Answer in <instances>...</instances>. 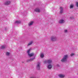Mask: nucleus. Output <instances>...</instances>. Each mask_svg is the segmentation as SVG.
I'll return each instance as SVG.
<instances>
[{"mask_svg":"<svg viewBox=\"0 0 78 78\" xmlns=\"http://www.w3.org/2000/svg\"><path fill=\"white\" fill-rule=\"evenodd\" d=\"M51 39L52 42H55L57 41V37L56 36H52Z\"/></svg>","mask_w":78,"mask_h":78,"instance_id":"obj_1","label":"nucleus"},{"mask_svg":"<svg viewBox=\"0 0 78 78\" xmlns=\"http://www.w3.org/2000/svg\"><path fill=\"white\" fill-rule=\"evenodd\" d=\"M44 64H51V62H52V60H45L44 62Z\"/></svg>","mask_w":78,"mask_h":78,"instance_id":"obj_2","label":"nucleus"},{"mask_svg":"<svg viewBox=\"0 0 78 78\" xmlns=\"http://www.w3.org/2000/svg\"><path fill=\"white\" fill-rule=\"evenodd\" d=\"M36 68L38 70H39L41 69V63L40 62H38L37 64Z\"/></svg>","mask_w":78,"mask_h":78,"instance_id":"obj_3","label":"nucleus"},{"mask_svg":"<svg viewBox=\"0 0 78 78\" xmlns=\"http://www.w3.org/2000/svg\"><path fill=\"white\" fill-rule=\"evenodd\" d=\"M28 56L29 57H33V56L34 57V58H35V56H36V55L34 53H31L29 54L28 55Z\"/></svg>","mask_w":78,"mask_h":78,"instance_id":"obj_4","label":"nucleus"},{"mask_svg":"<svg viewBox=\"0 0 78 78\" xmlns=\"http://www.w3.org/2000/svg\"><path fill=\"white\" fill-rule=\"evenodd\" d=\"M4 4L5 5H10V4H11V1H7Z\"/></svg>","mask_w":78,"mask_h":78,"instance_id":"obj_5","label":"nucleus"},{"mask_svg":"<svg viewBox=\"0 0 78 78\" xmlns=\"http://www.w3.org/2000/svg\"><path fill=\"white\" fill-rule=\"evenodd\" d=\"M60 14H62L63 12V8L62 7H60Z\"/></svg>","mask_w":78,"mask_h":78,"instance_id":"obj_6","label":"nucleus"},{"mask_svg":"<svg viewBox=\"0 0 78 78\" xmlns=\"http://www.w3.org/2000/svg\"><path fill=\"white\" fill-rule=\"evenodd\" d=\"M64 22H65L64 20L62 19L60 20L59 21V23H63Z\"/></svg>","mask_w":78,"mask_h":78,"instance_id":"obj_7","label":"nucleus"},{"mask_svg":"<svg viewBox=\"0 0 78 78\" xmlns=\"http://www.w3.org/2000/svg\"><path fill=\"white\" fill-rule=\"evenodd\" d=\"M58 76H59L60 78H64L65 76V75L62 74H58Z\"/></svg>","mask_w":78,"mask_h":78,"instance_id":"obj_8","label":"nucleus"},{"mask_svg":"<svg viewBox=\"0 0 78 78\" xmlns=\"http://www.w3.org/2000/svg\"><path fill=\"white\" fill-rule=\"evenodd\" d=\"M69 58V55H65L64 57L63 58V59H67V58Z\"/></svg>","mask_w":78,"mask_h":78,"instance_id":"obj_9","label":"nucleus"},{"mask_svg":"<svg viewBox=\"0 0 78 78\" xmlns=\"http://www.w3.org/2000/svg\"><path fill=\"white\" fill-rule=\"evenodd\" d=\"M47 67L48 69H51L52 67V66H51V64H49L47 66Z\"/></svg>","mask_w":78,"mask_h":78,"instance_id":"obj_10","label":"nucleus"},{"mask_svg":"<svg viewBox=\"0 0 78 78\" xmlns=\"http://www.w3.org/2000/svg\"><path fill=\"white\" fill-rule=\"evenodd\" d=\"M40 56L41 58H43L44 57V54L42 53H41L40 55Z\"/></svg>","mask_w":78,"mask_h":78,"instance_id":"obj_11","label":"nucleus"},{"mask_svg":"<svg viewBox=\"0 0 78 78\" xmlns=\"http://www.w3.org/2000/svg\"><path fill=\"white\" fill-rule=\"evenodd\" d=\"M35 11V12H40V9L38 8H37L34 10Z\"/></svg>","mask_w":78,"mask_h":78,"instance_id":"obj_12","label":"nucleus"},{"mask_svg":"<svg viewBox=\"0 0 78 78\" xmlns=\"http://www.w3.org/2000/svg\"><path fill=\"white\" fill-rule=\"evenodd\" d=\"M34 22L33 21H32L31 22H30L28 24L29 26H30L32 25H33Z\"/></svg>","mask_w":78,"mask_h":78,"instance_id":"obj_13","label":"nucleus"},{"mask_svg":"<svg viewBox=\"0 0 78 78\" xmlns=\"http://www.w3.org/2000/svg\"><path fill=\"white\" fill-rule=\"evenodd\" d=\"M62 62H66L67 61V59H62L61 60Z\"/></svg>","mask_w":78,"mask_h":78,"instance_id":"obj_14","label":"nucleus"},{"mask_svg":"<svg viewBox=\"0 0 78 78\" xmlns=\"http://www.w3.org/2000/svg\"><path fill=\"white\" fill-rule=\"evenodd\" d=\"M33 60H34V59H28L27 60V62H31V61H32Z\"/></svg>","mask_w":78,"mask_h":78,"instance_id":"obj_15","label":"nucleus"},{"mask_svg":"<svg viewBox=\"0 0 78 78\" xmlns=\"http://www.w3.org/2000/svg\"><path fill=\"white\" fill-rule=\"evenodd\" d=\"M74 6V5H73V4H72L70 5V9H72L73 8V6Z\"/></svg>","mask_w":78,"mask_h":78,"instance_id":"obj_16","label":"nucleus"},{"mask_svg":"<svg viewBox=\"0 0 78 78\" xmlns=\"http://www.w3.org/2000/svg\"><path fill=\"white\" fill-rule=\"evenodd\" d=\"M33 42V41H31V42H30L27 45V46H30V45H31L32 44Z\"/></svg>","mask_w":78,"mask_h":78,"instance_id":"obj_17","label":"nucleus"},{"mask_svg":"<svg viewBox=\"0 0 78 78\" xmlns=\"http://www.w3.org/2000/svg\"><path fill=\"white\" fill-rule=\"evenodd\" d=\"M21 22L20 21H16L15 22V23L16 24H19V23H20Z\"/></svg>","mask_w":78,"mask_h":78,"instance_id":"obj_18","label":"nucleus"},{"mask_svg":"<svg viewBox=\"0 0 78 78\" xmlns=\"http://www.w3.org/2000/svg\"><path fill=\"white\" fill-rule=\"evenodd\" d=\"M6 48V46L2 45L1 47V49H5Z\"/></svg>","mask_w":78,"mask_h":78,"instance_id":"obj_19","label":"nucleus"},{"mask_svg":"<svg viewBox=\"0 0 78 78\" xmlns=\"http://www.w3.org/2000/svg\"><path fill=\"white\" fill-rule=\"evenodd\" d=\"M6 55L7 56H9L10 55V53L7 52L6 53Z\"/></svg>","mask_w":78,"mask_h":78,"instance_id":"obj_20","label":"nucleus"},{"mask_svg":"<svg viewBox=\"0 0 78 78\" xmlns=\"http://www.w3.org/2000/svg\"><path fill=\"white\" fill-rule=\"evenodd\" d=\"M75 55V54L72 53V54H70V56H71V57H72V56H73Z\"/></svg>","mask_w":78,"mask_h":78,"instance_id":"obj_21","label":"nucleus"},{"mask_svg":"<svg viewBox=\"0 0 78 78\" xmlns=\"http://www.w3.org/2000/svg\"><path fill=\"white\" fill-rule=\"evenodd\" d=\"M64 33H68V30H64Z\"/></svg>","mask_w":78,"mask_h":78,"instance_id":"obj_22","label":"nucleus"},{"mask_svg":"<svg viewBox=\"0 0 78 78\" xmlns=\"http://www.w3.org/2000/svg\"><path fill=\"white\" fill-rule=\"evenodd\" d=\"M30 49H29L28 50H27V53L28 54V55L30 54Z\"/></svg>","mask_w":78,"mask_h":78,"instance_id":"obj_23","label":"nucleus"},{"mask_svg":"<svg viewBox=\"0 0 78 78\" xmlns=\"http://www.w3.org/2000/svg\"><path fill=\"white\" fill-rule=\"evenodd\" d=\"M70 19L71 20H72L73 19H74V17H70Z\"/></svg>","mask_w":78,"mask_h":78,"instance_id":"obj_24","label":"nucleus"},{"mask_svg":"<svg viewBox=\"0 0 78 78\" xmlns=\"http://www.w3.org/2000/svg\"><path fill=\"white\" fill-rule=\"evenodd\" d=\"M76 5L77 7H78V2H76Z\"/></svg>","mask_w":78,"mask_h":78,"instance_id":"obj_25","label":"nucleus"},{"mask_svg":"<svg viewBox=\"0 0 78 78\" xmlns=\"http://www.w3.org/2000/svg\"><path fill=\"white\" fill-rule=\"evenodd\" d=\"M56 66L57 67H60V66H59V65H58V64H57L56 65Z\"/></svg>","mask_w":78,"mask_h":78,"instance_id":"obj_26","label":"nucleus"}]
</instances>
